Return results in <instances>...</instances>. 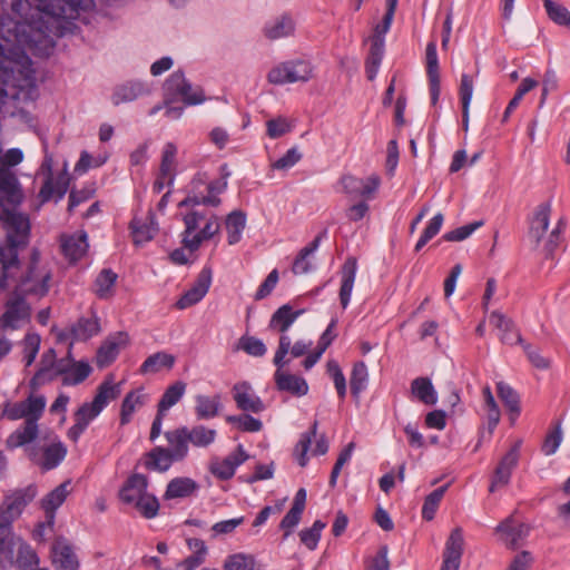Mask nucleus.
<instances>
[{
  "mask_svg": "<svg viewBox=\"0 0 570 570\" xmlns=\"http://www.w3.org/2000/svg\"><path fill=\"white\" fill-rule=\"evenodd\" d=\"M92 0H20L12 3L21 20L0 22V112L36 91L35 70L27 55L49 57L56 39L72 30L73 20Z\"/></svg>",
  "mask_w": 570,
  "mask_h": 570,
  "instance_id": "f257e3e1",
  "label": "nucleus"
},
{
  "mask_svg": "<svg viewBox=\"0 0 570 570\" xmlns=\"http://www.w3.org/2000/svg\"><path fill=\"white\" fill-rule=\"evenodd\" d=\"M0 219L7 233V245L0 248V288L13 283L22 292L43 296L49 291L50 272L37 269L40 253L33 248L26 272H21L18 249L26 247L30 235V220L26 214L3 208Z\"/></svg>",
  "mask_w": 570,
  "mask_h": 570,
  "instance_id": "f03ea898",
  "label": "nucleus"
},
{
  "mask_svg": "<svg viewBox=\"0 0 570 570\" xmlns=\"http://www.w3.org/2000/svg\"><path fill=\"white\" fill-rule=\"evenodd\" d=\"M165 91V115L167 118L176 120L184 112L183 106H171L180 98L185 105L195 106L205 101L204 91L197 87L193 88L191 83L185 78L183 71H175L164 83Z\"/></svg>",
  "mask_w": 570,
  "mask_h": 570,
  "instance_id": "7ed1b4c3",
  "label": "nucleus"
},
{
  "mask_svg": "<svg viewBox=\"0 0 570 570\" xmlns=\"http://www.w3.org/2000/svg\"><path fill=\"white\" fill-rule=\"evenodd\" d=\"M185 229L181 233V244L189 252L197 250L204 240L213 238L220 230L219 219L215 214H208L193 208L183 217Z\"/></svg>",
  "mask_w": 570,
  "mask_h": 570,
  "instance_id": "20e7f679",
  "label": "nucleus"
},
{
  "mask_svg": "<svg viewBox=\"0 0 570 570\" xmlns=\"http://www.w3.org/2000/svg\"><path fill=\"white\" fill-rule=\"evenodd\" d=\"M304 312V309L294 311L289 304H284L273 313L268 327L281 333L278 347L273 360L276 367L283 368L288 363L285 357L289 351L291 338L286 332Z\"/></svg>",
  "mask_w": 570,
  "mask_h": 570,
  "instance_id": "39448f33",
  "label": "nucleus"
},
{
  "mask_svg": "<svg viewBox=\"0 0 570 570\" xmlns=\"http://www.w3.org/2000/svg\"><path fill=\"white\" fill-rule=\"evenodd\" d=\"M120 384L112 382L111 377L106 379L97 387L96 395L91 402L83 403L75 413V421L86 422L87 425L96 419L110 401L120 395Z\"/></svg>",
  "mask_w": 570,
  "mask_h": 570,
  "instance_id": "423d86ee",
  "label": "nucleus"
},
{
  "mask_svg": "<svg viewBox=\"0 0 570 570\" xmlns=\"http://www.w3.org/2000/svg\"><path fill=\"white\" fill-rule=\"evenodd\" d=\"M38 490L35 484L17 489L4 497L0 505V525L11 528L24 508L37 497Z\"/></svg>",
  "mask_w": 570,
  "mask_h": 570,
  "instance_id": "0eeeda50",
  "label": "nucleus"
},
{
  "mask_svg": "<svg viewBox=\"0 0 570 570\" xmlns=\"http://www.w3.org/2000/svg\"><path fill=\"white\" fill-rule=\"evenodd\" d=\"M313 68L308 61L291 60L272 68L267 79L273 85L306 82L312 78Z\"/></svg>",
  "mask_w": 570,
  "mask_h": 570,
  "instance_id": "6e6552de",
  "label": "nucleus"
},
{
  "mask_svg": "<svg viewBox=\"0 0 570 570\" xmlns=\"http://www.w3.org/2000/svg\"><path fill=\"white\" fill-rule=\"evenodd\" d=\"M28 458L43 471L57 468L67 455V448L61 441H53L43 448H26Z\"/></svg>",
  "mask_w": 570,
  "mask_h": 570,
  "instance_id": "1a4fd4ad",
  "label": "nucleus"
},
{
  "mask_svg": "<svg viewBox=\"0 0 570 570\" xmlns=\"http://www.w3.org/2000/svg\"><path fill=\"white\" fill-rule=\"evenodd\" d=\"M31 318V307L20 295L10 297L6 303V311L0 317L2 330H18Z\"/></svg>",
  "mask_w": 570,
  "mask_h": 570,
  "instance_id": "9d476101",
  "label": "nucleus"
},
{
  "mask_svg": "<svg viewBox=\"0 0 570 570\" xmlns=\"http://www.w3.org/2000/svg\"><path fill=\"white\" fill-rule=\"evenodd\" d=\"M521 443V440L515 441L511 449L500 460L492 476L489 488L490 492H494L498 488L504 487L510 482L512 471L517 468L520 459Z\"/></svg>",
  "mask_w": 570,
  "mask_h": 570,
  "instance_id": "9b49d317",
  "label": "nucleus"
},
{
  "mask_svg": "<svg viewBox=\"0 0 570 570\" xmlns=\"http://www.w3.org/2000/svg\"><path fill=\"white\" fill-rule=\"evenodd\" d=\"M70 481H65L50 491L42 500L41 508L46 512L47 522L39 523L38 530L35 533V537H42L43 529L48 525L52 528L55 524V512L56 510L66 501L70 490H69Z\"/></svg>",
  "mask_w": 570,
  "mask_h": 570,
  "instance_id": "f8f14e48",
  "label": "nucleus"
},
{
  "mask_svg": "<svg viewBox=\"0 0 570 570\" xmlns=\"http://www.w3.org/2000/svg\"><path fill=\"white\" fill-rule=\"evenodd\" d=\"M51 562L56 570H79L80 567L73 547L62 537L52 542Z\"/></svg>",
  "mask_w": 570,
  "mask_h": 570,
  "instance_id": "ddd939ff",
  "label": "nucleus"
},
{
  "mask_svg": "<svg viewBox=\"0 0 570 570\" xmlns=\"http://www.w3.org/2000/svg\"><path fill=\"white\" fill-rule=\"evenodd\" d=\"M340 183L344 193L348 196L370 198L377 190L381 179L377 175H371L366 179L353 175H344Z\"/></svg>",
  "mask_w": 570,
  "mask_h": 570,
  "instance_id": "4468645a",
  "label": "nucleus"
},
{
  "mask_svg": "<svg viewBox=\"0 0 570 570\" xmlns=\"http://www.w3.org/2000/svg\"><path fill=\"white\" fill-rule=\"evenodd\" d=\"M23 200V193L18 177L9 168L0 167V205H19Z\"/></svg>",
  "mask_w": 570,
  "mask_h": 570,
  "instance_id": "2eb2a0df",
  "label": "nucleus"
},
{
  "mask_svg": "<svg viewBox=\"0 0 570 570\" xmlns=\"http://www.w3.org/2000/svg\"><path fill=\"white\" fill-rule=\"evenodd\" d=\"M205 178L202 175H197L190 183V189L187 196L179 202L178 207H195L199 205L217 207L222 200L216 195H207L204 189Z\"/></svg>",
  "mask_w": 570,
  "mask_h": 570,
  "instance_id": "dca6fc26",
  "label": "nucleus"
},
{
  "mask_svg": "<svg viewBox=\"0 0 570 570\" xmlns=\"http://www.w3.org/2000/svg\"><path fill=\"white\" fill-rule=\"evenodd\" d=\"M129 342L127 333L118 332L109 336L98 348L96 355V364L99 368L110 365L118 356L121 348Z\"/></svg>",
  "mask_w": 570,
  "mask_h": 570,
  "instance_id": "f3484780",
  "label": "nucleus"
},
{
  "mask_svg": "<svg viewBox=\"0 0 570 570\" xmlns=\"http://www.w3.org/2000/svg\"><path fill=\"white\" fill-rule=\"evenodd\" d=\"M212 284V271L203 268L195 284L176 302L178 309L190 307L203 299Z\"/></svg>",
  "mask_w": 570,
  "mask_h": 570,
  "instance_id": "a211bd4d",
  "label": "nucleus"
},
{
  "mask_svg": "<svg viewBox=\"0 0 570 570\" xmlns=\"http://www.w3.org/2000/svg\"><path fill=\"white\" fill-rule=\"evenodd\" d=\"M463 532L461 528L451 531L443 552L441 570H458L463 554Z\"/></svg>",
  "mask_w": 570,
  "mask_h": 570,
  "instance_id": "6ab92c4d",
  "label": "nucleus"
},
{
  "mask_svg": "<svg viewBox=\"0 0 570 570\" xmlns=\"http://www.w3.org/2000/svg\"><path fill=\"white\" fill-rule=\"evenodd\" d=\"M248 459L243 445H238L237 450L228 454L222 461H215L210 464V472L219 480H229L234 476L237 466Z\"/></svg>",
  "mask_w": 570,
  "mask_h": 570,
  "instance_id": "aec40b11",
  "label": "nucleus"
},
{
  "mask_svg": "<svg viewBox=\"0 0 570 570\" xmlns=\"http://www.w3.org/2000/svg\"><path fill=\"white\" fill-rule=\"evenodd\" d=\"M60 247L69 263L75 264L80 261L88 250V236L85 232L62 235L60 238Z\"/></svg>",
  "mask_w": 570,
  "mask_h": 570,
  "instance_id": "412c9836",
  "label": "nucleus"
},
{
  "mask_svg": "<svg viewBox=\"0 0 570 570\" xmlns=\"http://www.w3.org/2000/svg\"><path fill=\"white\" fill-rule=\"evenodd\" d=\"M426 58V73L429 78L430 95L432 105H436L441 94L440 73H439V59L436 52L435 41H430L425 51Z\"/></svg>",
  "mask_w": 570,
  "mask_h": 570,
  "instance_id": "4be33fe9",
  "label": "nucleus"
},
{
  "mask_svg": "<svg viewBox=\"0 0 570 570\" xmlns=\"http://www.w3.org/2000/svg\"><path fill=\"white\" fill-rule=\"evenodd\" d=\"M233 393L239 410L253 413H261L265 410L263 401L252 393V387L247 382L236 383L233 386Z\"/></svg>",
  "mask_w": 570,
  "mask_h": 570,
  "instance_id": "5701e85b",
  "label": "nucleus"
},
{
  "mask_svg": "<svg viewBox=\"0 0 570 570\" xmlns=\"http://www.w3.org/2000/svg\"><path fill=\"white\" fill-rule=\"evenodd\" d=\"M550 214H551V204L550 203H542L534 210L533 218L530 222L528 237H529L530 242L534 245L535 248L540 245V242L542 240V238L548 229L549 222H550Z\"/></svg>",
  "mask_w": 570,
  "mask_h": 570,
  "instance_id": "b1692460",
  "label": "nucleus"
},
{
  "mask_svg": "<svg viewBox=\"0 0 570 570\" xmlns=\"http://www.w3.org/2000/svg\"><path fill=\"white\" fill-rule=\"evenodd\" d=\"M100 332L99 318L94 314L90 317H80L70 325L68 333H62L60 340L71 337L72 341L85 342Z\"/></svg>",
  "mask_w": 570,
  "mask_h": 570,
  "instance_id": "393cba45",
  "label": "nucleus"
},
{
  "mask_svg": "<svg viewBox=\"0 0 570 570\" xmlns=\"http://www.w3.org/2000/svg\"><path fill=\"white\" fill-rule=\"evenodd\" d=\"M148 479L144 474H132L129 476L119 491L120 500L126 504H136L147 492Z\"/></svg>",
  "mask_w": 570,
  "mask_h": 570,
  "instance_id": "a878e982",
  "label": "nucleus"
},
{
  "mask_svg": "<svg viewBox=\"0 0 570 570\" xmlns=\"http://www.w3.org/2000/svg\"><path fill=\"white\" fill-rule=\"evenodd\" d=\"M274 380L278 391L288 392L296 396L306 395L308 392V384L305 379L283 372L279 367L274 374Z\"/></svg>",
  "mask_w": 570,
  "mask_h": 570,
  "instance_id": "bb28decb",
  "label": "nucleus"
},
{
  "mask_svg": "<svg viewBox=\"0 0 570 570\" xmlns=\"http://www.w3.org/2000/svg\"><path fill=\"white\" fill-rule=\"evenodd\" d=\"M356 272L357 259L354 256L347 257L341 269L342 282L340 288V302L343 308H346L350 304Z\"/></svg>",
  "mask_w": 570,
  "mask_h": 570,
  "instance_id": "cd10ccee",
  "label": "nucleus"
},
{
  "mask_svg": "<svg viewBox=\"0 0 570 570\" xmlns=\"http://www.w3.org/2000/svg\"><path fill=\"white\" fill-rule=\"evenodd\" d=\"M497 532L502 534V540L508 548L515 550L520 547V541L529 533V527L523 523L514 524L512 518H507L497 527Z\"/></svg>",
  "mask_w": 570,
  "mask_h": 570,
  "instance_id": "c85d7f7f",
  "label": "nucleus"
},
{
  "mask_svg": "<svg viewBox=\"0 0 570 570\" xmlns=\"http://www.w3.org/2000/svg\"><path fill=\"white\" fill-rule=\"evenodd\" d=\"M20 537L14 535L11 528L0 525V569L12 568V560L17 550Z\"/></svg>",
  "mask_w": 570,
  "mask_h": 570,
  "instance_id": "c756f323",
  "label": "nucleus"
},
{
  "mask_svg": "<svg viewBox=\"0 0 570 570\" xmlns=\"http://www.w3.org/2000/svg\"><path fill=\"white\" fill-rule=\"evenodd\" d=\"M38 424H35L31 420H27L7 438L6 446L8 450L27 446L38 438Z\"/></svg>",
  "mask_w": 570,
  "mask_h": 570,
  "instance_id": "7c9ffc66",
  "label": "nucleus"
},
{
  "mask_svg": "<svg viewBox=\"0 0 570 570\" xmlns=\"http://www.w3.org/2000/svg\"><path fill=\"white\" fill-rule=\"evenodd\" d=\"M150 89L140 81H128L115 88L111 100L115 106L124 102H130L137 98L148 95Z\"/></svg>",
  "mask_w": 570,
  "mask_h": 570,
  "instance_id": "2f4dec72",
  "label": "nucleus"
},
{
  "mask_svg": "<svg viewBox=\"0 0 570 570\" xmlns=\"http://www.w3.org/2000/svg\"><path fill=\"white\" fill-rule=\"evenodd\" d=\"M178 462L164 446H155L145 454L144 465L149 471L166 472L173 463Z\"/></svg>",
  "mask_w": 570,
  "mask_h": 570,
  "instance_id": "473e14b6",
  "label": "nucleus"
},
{
  "mask_svg": "<svg viewBox=\"0 0 570 570\" xmlns=\"http://www.w3.org/2000/svg\"><path fill=\"white\" fill-rule=\"evenodd\" d=\"M168 443L166 448L178 462L184 461L189 453V443L186 436V426H180L165 432Z\"/></svg>",
  "mask_w": 570,
  "mask_h": 570,
  "instance_id": "72a5a7b5",
  "label": "nucleus"
},
{
  "mask_svg": "<svg viewBox=\"0 0 570 570\" xmlns=\"http://www.w3.org/2000/svg\"><path fill=\"white\" fill-rule=\"evenodd\" d=\"M198 483L188 476H177L170 480L164 493L165 500L185 499L194 495L198 490Z\"/></svg>",
  "mask_w": 570,
  "mask_h": 570,
  "instance_id": "f704fd0d",
  "label": "nucleus"
},
{
  "mask_svg": "<svg viewBox=\"0 0 570 570\" xmlns=\"http://www.w3.org/2000/svg\"><path fill=\"white\" fill-rule=\"evenodd\" d=\"M51 354V364L50 366H42L35 375V380L45 381V380H53L57 376L61 375L62 377L70 372V365L73 358L62 357L60 360H56L55 350H50Z\"/></svg>",
  "mask_w": 570,
  "mask_h": 570,
  "instance_id": "c9c22d12",
  "label": "nucleus"
},
{
  "mask_svg": "<svg viewBox=\"0 0 570 570\" xmlns=\"http://www.w3.org/2000/svg\"><path fill=\"white\" fill-rule=\"evenodd\" d=\"M17 550L13 557L12 568L18 570H29L39 564L37 552L23 539L17 542Z\"/></svg>",
  "mask_w": 570,
  "mask_h": 570,
  "instance_id": "e433bc0d",
  "label": "nucleus"
},
{
  "mask_svg": "<svg viewBox=\"0 0 570 570\" xmlns=\"http://www.w3.org/2000/svg\"><path fill=\"white\" fill-rule=\"evenodd\" d=\"M370 42L371 46L367 58L365 60V72L367 79L372 81L375 79L379 68L381 66L384 56L385 41L376 38L370 39Z\"/></svg>",
  "mask_w": 570,
  "mask_h": 570,
  "instance_id": "4c0bfd02",
  "label": "nucleus"
},
{
  "mask_svg": "<svg viewBox=\"0 0 570 570\" xmlns=\"http://www.w3.org/2000/svg\"><path fill=\"white\" fill-rule=\"evenodd\" d=\"M411 393L425 405H434L438 402L436 391L429 377L414 379L411 382Z\"/></svg>",
  "mask_w": 570,
  "mask_h": 570,
  "instance_id": "58836bf2",
  "label": "nucleus"
},
{
  "mask_svg": "<svg viewBox=\"0 0 570 570\" xmlns=\"http://www.w3.org/2000/svg\"><path fill=\"white\" fill-rule=\"evenodd\" d=\"M186 436L188 439V443L193 446L208 448L215 442L217 432L214 429L198 424L191 428L186 426Z\"/></svg>",
  "mask_w": 570,
  "mask_h": 570,
  "instance_id": "ea45409f",
  "label": "nucleus"
},
{
  "mask_svg": "<svg viewBox=\"0 0 570 570\" xmlns=\"http://www.w3.org/2000/svg\"><path fill=\"white\" fill-rule=\"evenodd\" d=\"M222 407L220 395L213 397L206 395L196 396L195 414L198 420H209L219 414Z\"/></svg>",
  "mask_w": 570,
  "mask_h": 570,
  "instance_id": "a19ab883",
  "label": "nucleus"
},
{
  "mask_svg": "<svg viewBox=\"0 0 570 570\" xmlns=\"http://www.w3.org/2000/svg\"><path fill=\"white\" fill-rule=\"evenodd\" d=\"M459 95L462 105V126L466 131L469 128V110L473 95V78L468 73H462Z\"/></svg>",
  "mask_w": 570,
  "mask_h": 570,
  "instance_id": "79ce46f5",
  "label": "nucleus"
},
{
  "mask_svg": "<svg viewBox=\"0 0 570 570\" xmlns=\"http://www.w3.org/2000/svg\"><path fill=\"white\" fill-rule=\"evenodd\" d=\"M227 240L229 245L237 244L246 226V214L242 210H234L226 218Z\"/></svg>",
  "mask_w": 570,
  "mask_h": 570,
  "instance_id": "37998d69",
  "label": "nucleus"
},
{
  "mask_svg": "<svg viewBox=\"0 0 570 570\" xmlns=\"http://www.w3.org/2000/svg\"><path fill=\"white\" fill-rule=\"evenodd\" d=\"M175 364V356L166 352H157L148 356L140 366V373H157L163 368L170 370Z\"/></svg>",
  "mask_w": 570,
  "mask_h": 570,
  "instance_id": "c03bdc74",
  "label": "nucleus"
},
{
  "mask_svg": "<svg viewBox=\"0 0 570 570\" xmlns=\"http://www.w3.org/2000/svg\"><path fill=\"white\" fill-rule=\"evenodd\" d=\"M497 392L501 401L504 403L505 407L510 412V416L512 422L520 414V399L518 393L507 383L499 382L497 383Z\"/></svg>",
  "mask_w": 570,
  "mask_h": 570,
  "instance_id": "a18cd8bd",
  "label": "nucleus"
},
{
  "mask_svg": "<svg viewBox=\"0 0 570 570\" xmlns=\"http://www.w3.org/2000/svg\"><path fill=\"white\" fill-rule=\"evenodd\" d=\"M224 570H265L252 554L234 553L228 556L223 566Z\"/></svg>",
  "mask_w": 570,
  "mask_h": 570,
  "instance_id": "49530a36",
  "label": "nucleus"
},
{
  "mask_svg": "<svg viewBox=\"0 0 570 570\" xmlns=\"http://www.w3.org/2000/svg\"><path fill=\"white\" fill-rule=\"evenodd\" d=\"M146 402V395L140 393L139 391L129 392L121 403L120 409V424L126 425L130 422L136 407H140Z\"/></svg>",
  "mask_w": 570,
  "mask_h": 570,
  "instance_id": "de8ad7c7",
  "label": "nucleus"
},
{
  "mask_svg": "<svg viewBox=\"0 0 570 570\" xmlns=\"http://www.w3.org/2000/svg\"><path fill=\"white\" fill-rule=\"evenodd\" d=\"M265 36L271 40L287 37L294 32V22L288 16H282L264 28Z\"/></svg>",
  "mask_w": 570,
  "mask_h": 570,
  "instance_id": "09e8293b",
  "label": "nucleus"
},
{
  "mask_svg": "<svg viewBox=\"0 0 570 570\" xmlns=\"http://www.w3.org/2000/svg\"><path fill=\"white\" fill-rule=\"evenodd\" d=\"M118 275L109 268H104L95 281V294L99 298H108L114 294Z\"/></svg>",
  "mask_w": 570,
  "mask_h": 570,
  "instance_id": "8fccbe9b",
  "label": "nucleus"
},
{
  "mask_svg": "<svg viewBox=\"0 0 570 570\" xmlns=\"http://www.w3.org/2000/svg\"><path fill=\"white\" fill-rule=\"evenodd\" d=\"M185 391L186 383L183 381H177L174 384L169 385L165 390L161 399L158 402V410H160V412H166L167 410H169L171 406H174L180 401V399L185 394Z\"/></svg>",
  "mask_w": 570,
  "mask_h": 570,
  "instance_id": "3c124183",
  "label": "nucleus"
},
{
  "mask_svg": "<svg viewBox=\"0 0 570 570\" xmlns=\"http://www.w3.org/2000/svg\"><path fill=\"white\" fill-rule=\"evenodd\" d=\"M90 373L91 367L87 362H76L73 360L70 365V372L62 377V384L66 386L80 384L90 375Z\"/></svg>",
  "mask_w": 570,
  "mask_h": 570,
  "instance_id": "603ef678",
  "label": "nucleus"
},
{
  "mask_svg": "<svg viewBox=\"0 0 570 570\" xmlns=\"http://www.w3.org/2000/svg\"><path fill=\"white\" fill-rule=\"evenodd\" d=\"M368 379L367 367L364 362H356L353 366L350 385L351 393L354 397H358L361 392L366 387Z\"/></svg>",
  "mask_w": 570,
  "mask_h": 570,
  "instance_id": "864d4df0",
  "label": "nucleus"
},
{
  "mask_svg": "<svg viewBox=\"0 0 570 570\" xmlns=\"http://www.w3.org/2000/svg\"><path fill=\"white\" fill-rule=\"evenodd\" d=\"M482 394L484 399V406L487 410L489 431L490 433H492L498 423L500 422V409L494 400V396L489 385L483 387Z\"/></svg>",
  "mask_w": 570,
  "mask_h": 570,
  "instance_id": "5fc2aeb1",
  "label": "nucleus"
},
{
  "mask_svg": "<svg viewBox=\"0 0 570 570\" xmlns=\"http://www.w3.org/2000/svg\"><path fill=\"white\" fill-rule=\"evenodd\" d=\"M449 484L442 485L434 491H432L424 500L422 507V518L426 521H431L435 517V512L439 508V504L448 490Z\"/></svg>",
  "mask_w": 570,
  "mask_h": 570,
  "instance_id": "6e6d98bb",
  "label": "nucleus"
},
{
  "mask_svg": "<svg viewBox=\"0 0 570 570\" xmlns=\"http://www.w3.org/2000/svg\"><path fill=\"white\" fill-rule=\"evenodd\" d=\"M544 9L550 20L559 26L570 29V12L569 10L552 0H542Z\"/></svg>",
  "mask_w": 570,
  "mask_h": 570,
  "instance_id": "4d7b16f0",
  "label": "nucleus"
},
{
  "mask_svg": "<svg viewBox=\"0 0 570 570\" xmlns=\"http://www.w3.org/2000/svg\"><path fill=\"white\" fill-rule=\"evenodd\" d=\"M68 190V179L62 177L59 178L56 184L52 183L51 178L49 177L45 184L42 185L39 196L41 197L42 202H48L50 198L56 194L58 200L62 199Z\"/></svg>",
  "mask_w": 570,
  "mask_h": 570,
  "instance_id": "13d9d810",
  "label": "nucleus"
},
{
  "mask_svg": "<svg viewBox=\"0 0 570 570\" xmlns=\"http://www.w3.org/2000/svg\"><path fill=\"white\" fill-rule=\"evenodd\" d=\"M317 425L318 423L315 421L311 430L301 435V439L295 446L294 454L301 466H305L307 464L308 459L306 454L309 450L312 438L316 436Z\"/></svg>",
  "mask_w": 570,
  "mask_h": 570,
  "instance_id": "bf43d9fd",
  "label": "nucleus"
},
{
  "mask_svg": "<svg viewBox=\"0 0 570 570\" xmlns=\"http://www.w3.org/2000/svg\"><path fill=\"white\" fill-rule=\"evenodd\" d=\"M177 147L173 142H167L163 150V157L160 163V175L163 177H169V183L174 181V169L176 164Z\"/></svg>",
  "mask_w": 570,
  "mask_h": 570,
  "instance_id": "052dcab7",
  "label": "nucleus"
},
{
  "mask_svg": "<svg viewBox=\"0 0 570 570\" xmlns=\"http://www.w3.org/2000/svg\"><path fill=\"white\" fill-rule=\"evenodd\" d=\"M326 523L316 520L313 525L308 529H304L299 532L301 542L309 550H315L321 539V533L325 529Z\"/></svg>",
  "mask_w": 570,
  "mask_h": 570,
  "instance_id": "680f3d73",
  "label": "nucleus"
},
{
  "mask_svg": "<svg viewBox=\"0 0 570 570\" xmlns=\"http://www.w3.org/2000/svg\"><path fill=\"white\" fill-rule=\"evenodd\" d=\"M443 214L438 213L429 222L421 237L415 245V252H420L434 236H436L443 225Z\"/></svg>",
  "mask_w": 570,
  "mask_h": 570,
  "instance_id": "e2e57ef3",
  "label": "nucleus"
},
{
  "mask_svg": "<svg viewBox=\"0 0 570 570\" xmlns=\"http://www.w3.org/2000/svg\"><path fill=\"white\" fill-rule=\"evenodd\" d=\"M238 348L250 356L262 357L266 354L264 342L255 336L243 335L238 341Z\"/></svg>",
  "mask_w": 570,
  "mask_h": 570,
  "instance_id": "0e129e2a",
  "label": "nucleus"
},
{
  "mask_svg": "<svg viewBox=\"0 0 570 570\" xmlns=\"http://www.w3.org/2000/svg\"><path fill=\"white\" fill-rule=\"evenodd\" d=\"M226 421L237 425V428L243 432H259L263 428L262 421L249 414L228 415Z\"/></svg>",
  "mask_w": 570,
  "mask_h": 570,
  "instance_id": "69168bd1",
  "label": "nucleus"
},
{
  "mask_svg": "<svg viewBox=\"0 0 570 570\" xmlns=\"http://www.w3.org/2000/svg\"><path fill=\"white\" fill-rule=\"evenodd\" d=\"M159 507L158 499L148 492L140 497L139 501L135 504V508L146 519L155 518L158 514Z\"/></svg>",
  "mask_w": 570,
  "mask_h": 570,
  "instance_id": "338daca9",
  "label": "nucleus"
},
{
  "mask_svg": "<svg viewBox=\"0 0 570 570\" xmlns=\"http://www.w3.org/2000/svg\"><path fill=\"white\" fill-rule=\"evenodd\" d=\"M23 403L26 412H28L27 420H31L35 424H38V420L41 417L46 406V399L42 395H30Z\"/></svg>",
  "mask_w": 570,
  "mask_h": 570,
  "instance_id": "774afa93",
  "label": "nucleus"
}]
</instances>
